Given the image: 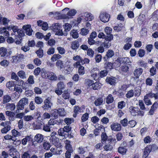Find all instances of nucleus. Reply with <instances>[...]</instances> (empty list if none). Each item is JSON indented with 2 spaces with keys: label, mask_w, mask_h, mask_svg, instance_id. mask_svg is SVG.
I'll use <instances>...</instances> for the list:
<instances>
[{
  "label": "nucleus",
  "mask_w": 158,
  "mask_h": 158,
  "mask_svg": "<svg viewBox=\"0 0 158 158\" xmlns=\"http://www.w3.org/2000/svg\"><path fill=\"white\" fill-rule=\"evenodd\" d=\"M129 111L131 114L134 116L137 115L143 116L144 114L143 111L140 110L137 107L131 106L129 108Z\"/></svg>",
  "instance_id": "obj_1"
},
{
  "label": "nucleus",
  "mask_w": 158,
  "mask_h": 158,
  "mask_svg": "<svg viewBox=\"0 0 158 158\" xmlns=\"http://www.w3.org/2000/svg\"><path fill=\"white\" fill-rule=\"evenodd\" d=\"M42 76L44 78H48L51 80L56 81L57 77L55 73L50 72H47L46 71L42 73Z\"/></svg>",
  "instance_id": "obj_2"
},
{
  "label": "nucleus",
  "mask_w": 158,
  "mask_h": 158,
  "mask_svg": "<svg viewBox=\"0 0 158 158\" xmlns=\"http://www.w3.org/2000/svg\"><path fill=\"white\" fill-rule=\"evenodd\" d=\"M60 27L59 24L56 23L53 24L52 26V29L54 32H55V34L59 35H66V33H63L62 30L60 29Z\"/></svg>",
  "instance_id": "obj_3"
},
{
  "label": "nucleus",
  "mask_w": 158,
  "mask_h": 158,
  "mask_svg": "<svg viewBox=\"0 0 158 158\" xmlns=\"http://www.w3.org/2000/svg\"><path fill=\"white\" fill-rule=\"evenodd\" d=\"M28 100L26 98H23L21 99L18 102L17 105V110L16 111V112L18 113L19 112V110H22L24 109V106L28 104Z\"/></svg>",
  "instance_id": "obj_4"
},
{
  "label": "nucleus",
  "mask_w": 158,
  "mask_h": 158,
  "mask_svg": "<svg viewBox=\"0 0 158 158\" xmlns=\"http://www.w3.org/2000/svg\"><path fill=\"white\" fill-rule=\"evenodd\" d=\"M77 12V11L74 9H72L69 10L67 14H60L59 12H56V14L58 15V16H62L63 18L65 19H69V16H74Z\"/></svg>",
  "instance_id": "obj_5"
},
{
  "label": "nucleus",
  "mask_w": 158,
  "mask_h": 158,
  "mask_svg": "<svg viewBox=\"0 0 158 158\" xmlns=\"http://www.w3.org/2000/svg\"><path fill=\"white\" fill-rule=\"evenodd\" d=\"M44 105L41 107L44 110L46 111L51 109L52 104L48 98L44 100Z\"/></svg>",
  "instance_id": "obj_6"
},
{
  "label": "nucleus",
  "mask_w": 158,
  "mask_h": 158,
  "mask_svg": "<svg viewBox=\"0 0 158 158\" xmlns=\"http://www.w3.org/2000/svg\"><path fill=\"white\" fill-rule=\"evenodd\" d=\"M56 134L55 132H53L51 135V137L50 138V140L53 144L56 146H58L59 143V139L55 136Z\"/></svg>",
  "instance_id": "obj_7"
},
{
  "label": "nucleus",
  "mask_w": 158,
  "mask_h": 158,
  "mask_svg": "<svg viewBox=\"0 0 158 158\" xmlns=\"http://www.w3.org/2000/svg\"><path fill=\"white\" fill-rule=\"evenodd\" d=\"M99 18L100 20L103 22L106 23L109 21L110 15L109 14L103 12L101 13Z\"/></svg>",
  "instance_id": "obj_8"
},
{
  "label": "nucleus",
  "mask_w": 158,
  "mask_h": 158,
  "mask_svg": "<svg viewBox=\"0 0 158 158\" xmlns=\"http://www.w3.org/2000/svg\"><path fill=\"white\" fill-rule=\"evenodd\" d=\"M81 17L84 19L85 21H90L92 20L94 18L93 16L90 13L85 12L81 13L80 15Z\"/></svg>",
  "instance_id": "obj_9"
},
{
  "label": "nucleus",
  "mask_w": 158,
  "mask_h": 158,
  "mask_svg": "<svg viewBox=\"0 0 158 158\" xmlns=\"http://www.w3.org/2000/svg\"><path fill=\"white\" fill-rule=\"evenodd\" d=\"M7 29L8 30H12L15 33L17 32L18 34H19L20 35L21 33H23V31L21 29H19L18 27L16 26L10 25L7 27Z\"/></svg>",
  "instance_id": "obj_10"
},
{
  "label": "nucleus",
  "mask_w": 158,
  "mask_h": 158,
  "mask_svg": "<svg viewBox=\"0 0 158 158\" xmlns=\"http://www.w3.org/2000/svg\"><path fill=\"white\" fill-rule=\"evenodd\" d=\"M110 127L112 130L115 131H118L121 129V125L117 123H113L110 125Z\"/></svg>",
  "instance_id": "obj_11"
},
{
  "label": "nucleus",
  "mask_w": 158,
  "mask_h": 158,
  "mask_svg": "<svg viewBox=\"0 0 158 158\" xmlns=\"http://www.w3.org/2000/svg\"><path fill=\"white\" fill-rule=\"evenodd\" d=\"M23 28L25 30L26 34L29 36L32 35L33 30L31 28V25L29 24L23 26Z\"/></svg>",
  "instance_id": "obj_12"
},
{
  "label": "nucleus",
  "mask_w": 158,
  "mask_h": 158,
  "mask_svg": "<svg viewBox=\"0 0 158 158\" xmlns=\"http://www.w3.org/2000/svg\"><path fill=\"white\" fill-rule=\"evenodd\" d=\"M44 136L40 134H37L34 138V142H36L38 143H41L43 141Z\"/></svg>",
  "instance_id": "obj_13"
},
{
  "label": "nucleus",
  "mask_w": 158,
  "mask_h": 158,
  "mask_svg": "<svg viewBox=\"0 0 158 158\" xmlns=\"http://www.w3.org/2000/svg\"><path fill=\"white\" fill-rule=\"evenodd\" d=\"M24 33H21L20 35L19 34H18V35H16L15 36V38L14 39L15 42L16 44H19L21 42V40L22 39V36H24Z\"/></svg>",
  "instance_id": "obj_14"
},
{
  "label": "nucleus",
  "mask_w": 158,
  "mask_h": 158,
  "mask_svg": "<svg viewBox=\"0 0 158 158\" xmlns=\"http://www.w3.org/2000/svg\"><path fill=\"white\" fill-rule=\"evenodd\" d=\"M114 54V52L111 50H109L106 52V56L103 58L104 61H107L109 58H111Z\"/></svg>",
  "instance_id": "obj_15"
},
{
  "label": "nucleus",
  "mask_w": 158,
  "mask_h": 158,
  "mask_svg": "<svg viewBox=\"0 0 158 158\" xmlns=\"http://www.w3.org/2000/svg\"><path fill=\"white\" fill-rule=\"evenodd\" d=\"M117 60V62L119 63L120 64H127L129 62V59L127 57L118 58Z\"/></svg>",
  "instance_id": "obj_16"
},
{
  "label": "nucleus",
  "mask_w": 158,
  "mask_h": 158,
  "mask_svg": "<svg viewBox=\"0 0 158 158\" xmlns=\"http://www.w3.org/2000/svg\"><path fill=\"white\" fill-rule=\"evenodd\" d=\"M151 146H148L146 147L144 149L142 157H148L149 154L152 151V147Z\"/></svg>",
  "instance_id": "obj_17"
},
{
  "label": "nucleus",
  "mask_w": 158,
  "mask_h": 158,
  "mask_svg": "<svg viewBox=\"0 0 158 158\" xmlns=\"http://www.w3.org/2000/svg\"><path fill=\"white\" fill-rule=\"evenodd\" d=\"M116 79L114 77H107L106 81V82L109 84L112 85H115L116 83Z\"/></svg>",
  "instance_id": "obj_18"
},
{
  "label": "nucleus",
  "mask_w": 158,
  "mask_h": 158,
  "mask_svg": "<svg viewBox=\"0 0 158 158\" xmlns=\"http://www.w3.org/2000/svg\"><path fill=\"white\" fill-rule=\"evenodd\" d=\"M81 39H78V40H75L72 42L71 44V48L72 49L75 50L77 49L79 46V42H81Z\"/></svg>",
  "instance_id": "obj_19"
},
{
  "label": "nucleus",
  "mask_w": 158,
  "mask_h": 158,
  "mask_svg": "<svg viewBox=\"0 0 158 158\" xmlns=\"http://www.w3.org/2000/svg\"><path fill=\"white\" fill-rule=\"evenodd\" d=\"M143 69L139 68L135 69L134 72V74L136 78H138L139 76L142 74Z\"/></svg>",
  "instance_id": "obj_20"
},
{
  "label": "nucleus",
  "mask_w": 158,
  "mask_h": 158,
  "mask_svg": "<svg viewBox=\"0 0 158 158\" xmlns=\"http://www.w3.org/2000/svg\"><path fill=\"white\" fill-rule=\"evenodd\" d=\"M11 100V96L9 95H6L3 96L2 103L3 104H6L9 102Z\"/></svg>",
  "instance_id": "obj_21"
},
{
  "label": "nucleus",
  "mask_w": 158,
  "mask_h": 158,
  "mask_svg": "<svg viewBox=\"0 0 158 158\" xmlns=\"http://www.w3.org/2000/svg\"><path fill=\"white\" fill-rule=\"evenodd\" d=\"M66 143L65 147L66 149L67 150L66 151H69L70 152H73V149L71 145L70 144V141L69 140H66Z\"/></svg>",
  "instance_id": "obj_22"
},
{
  "label": "nucleus",
  "mask_w": 158,
  "mask_h": 158,
  "mask_svg": "<svg viewBox=\"0 0 158 158\" xmlns=\"http://www.w3.org/2000/svg\"><path fill=\"white\" fill-rule=\"evenodd\" d=\"M7 50L4 47H1L0 48V55L1 56H6Z\"/></svg>",
  "instance_id": "obj_23"
},
{
  "label": "nucleus",
  "mask_w": 158,
  "mask_h": 158,
  "mask_svg": "<svg viewBox=\"0 0 158 158\" xmlns=\"http://www.w3.org/2000/svg\"><path fill=\"white\" fill-rule=\"evenodd\" d=\"M104 68L107 71H109L113 68L112 64L109 62H106L104 64Z\"/></svg>",
  "instance_id": "obj_24"
},
{
  "label": "nucleus",
  "mask_w": 158,
  "mask_h": 158,
  "mask_svg": "<svg viewBox=\"0 0 158 158\" xmlns=\"http://www.w3.org/2000/svg\"><path fill=\"white\" fill-rule=\"evenodd\" d=\"M101 86V84L98 82L94 83L92 85V87L94 90H98L100 89Z\"/></svg>",
  "instance_id": "obj_25"
},
{
  "label": "nucleus",
  "mask_w": 158,
  "mask_h": 158,
  "mask_svg": "<svg viewBox=\"0 0 158 158\" xmlns=\"http://www.w3.org/2000/svg\"><path fill=\"white\" fill-rule=\"evenodd\" d=\"M83 112L82 109L78 106H75L74 107L73 112L74 113L79 114V112Z\"/></svg>",
  "instance_id": "obj_26"
},
{
  "label": "nucleus",
  "mask_w": 158,
  "mask_h": 158,
  "mask_svg": "<svg viewBox=\"0 0 158 158\" xmlns=\"http://www.w3.org/2000/svg\"><path fill=\"white\" fill-rule=\"evenodd\" d=\"M58 133L59 135L62 136H64L65 137H67L68 135V134L65 133L63 128H60L59 129L58 131Z\"/></svg>",
  "instance_id": "obj_27"
},
{
  "label": "nucleus",
  "mask_w": 158,
  "mask_h": 158,
  "mask_svg": "<svg viewBox=\"0 0 158 158\" xmlns=\"http://www.w3.org/2000/svg\"><path fill=\"white\" fill-rule=\"evenodd\" d=\"M64 33H66V34L67 35V32L69 31L72 27V26L71 24L68 23H66L64 25Z\"/></svg>",
  "instance_id": "obj_28"
},
{
  "label": "nucleus",
  "mask_w": 158,
  "mask_h": 158,
  "mask_svg": "<svg viewBox=\"0 0 158 158\" xmlns=\"http://www.w3.org/2000/svg\"><path fill=\"white\" fill-rule=\"evenodd\" d=\"M61 56L59 54H55L51 58V60L52 61H55L61 57Z\"/></svg>",
  "instance_id": "obj_29"
},
{
  "label": "nucleus",
  "mask_w": 158,
  "mask_h": 158,
  "mask_svg": "<svg viewBox=\"0 0 158 158\" xmlns=\"http://www.w3.org/2000/svg\"><path fill=\"white\" fill-rule=\"evenodd\" d=\"M103 100L102 98H98L95 100L94 104L96 106H99L102 104Z\"/></svg>",
  "instance_id": "obj_30"
},
{
  "label": "nucleus",
  "mask_w": 158,
  "mask_h": 158,
  "mask_svg": "<svg viewBox=\"0 0 158 158\" xmlns=\"http://www.w3.org/2000/svg\"><path fill=\"white\" fill-rule=\"evenodd\" d=\"M10 128L11 126H10L7 125L1 130V132L2 133H6L10 130Z\"/></svg>",
  "instance_id": "obj_31"
},
{
  "label": "nucleus",
  "mask_w": 158,
  "mask_h": 158,
  "mask_svg": "<svg viewBox=\"0 0 158 158\" xmlns=\"http://www.w3.org/2000/svg\"><path fill=\"white\" fill-rule=\"evenodd\" d=\"M35 102L37 104H41L43 102L42 98L40 97H35L34 99Z\"/></svg>",
  "instance_id": "obj_32"
},
{
  "label": "nucleus",
  "mask_w": 158,
  "mask_h": 158,
  "mask_svg": "<svg viewBox=\"0 0 158 158\" xmlns=\"http://www.w3.org/2000/svg\"><path fill=\"white\" fill-rule=\"evenodd\" d=\"M43 146L44 149L46 150H49L51 146L50 143L47 142H44L43 144Z\"/></svg>",
  "instance_id": "obj_33"
},
{
  "label": "nucleus",
  "mask_w": 158,
  "mask_h": 158,
  "mask_svg": "<svg viewBox=\"0 0 158 158\" xmlns=\"http://www.w3.org/2000/svg\"><path fill=\"white\" fill-rule=\"evenodd\" d=\"M70 35L73 38H77L78 37V34L77 31L74 30H72L70 32Z\"/></svg>",
  "instance_id": "obj_34"
},
{
  "label": "nucleus",
  "mask_w": 158,
  "mask_h": 158,
  "mask_svg": "<svg viewBox=\"0 0 158 158\" xmlns=\"http://www.w3.org/2000/svg\"><path fill=\"white\" fill-rule=\"evenodd\" d=\"M7 109H8L11 111L14 110L15 108V106L13 103H7L6 104Z\"/></svg>",
  "instance_id": "obj_35"
},
{
  "label": "nucleus",
  "mask_w": 158,
  "mask_h": 158,
  "mask_svg": "<svg viewBox=\"0 0 158 158\" xmlns=\"http://www.w3.org/2000/svg\"><path fill=\"white\" fill-rule=\"evenodd\" d=\"M113 101V98L112 96V95L111 94H110L106 98V103L108 104H110L112 103Z\"/></svg>",
  "instance_id": "obj_36"
},
{
  "label": "nucleus",
  "mask_w": 158,
  "mask_h": 158,
  "mask_svg": "<svg viewBox=\"0 0 158 158\" xmlns=\"http://www.w3.org/2000/svg\"><path fill=\"white\" fill-rule=\"evenodd\" d=\"M51 114L55 118H56L58 117L59 114L57 109H54L52 111Z\"/></svg>",
  "instance_id": "obj_37"
},
{
  "label": "nucleus",
  "mask_w": 158,
  "mask_h": 158,
  "mask_svg": "<svg viewBox=\"0 0 158 158\" xmlns=\"http://www.w3.org/2000/svg\"><path fill=\"white\" fill-rule=\"evenodd\" d=\"M102 142L103 143L107 140H108L107 136L106 133L102 132L101 135Z\"/></svg>",
  "instance_id": "obj_38"
},
{
  "label": "nucleus",
  "mask_w": 158,
  "mask_h": 158,
  "mask_svg": "<svg viewBox=\"0 0 158 158\" xmlns=\"http://www.w3.org/2000/svg\"><path fill=\"white\" fill-rule=\"evenodd\" d=\"M17 74L18 76L21 78L24 79L26 78L25 73L24 71L23 70H21L19 71L18 73Z\"/></svg>",
  "instance_id": "obj_39"
},
{
  "label": "nucleus",
  "mask_w": 158,
  "mask_h": 158,
  "mask_svg": "<svg viewBox=\"0 0 158 158\" xmlns=\"http://www.w3.org/2000/svg\"><path fill=\"white\" fill-rule=\"evenodd\" d=\"M59 114L60 116H62L65 115L66 113L64 110V109L63 108H59L57 109Z\"/></svg>",
  "instance_id": "obj_40"
},
{
  "label": "nucleus",
  "mask_w": 158,
  "mask_h": 158,
  "mask_svg": "<svg viewBox=\"0 0 158 158\" xmlns=\"http://www.w3.org/2000/svg\"><path fill=\"white\" fill-rule=\"evenodd\" d=\"M56 65L58 68L60 69H61L64 67L63 62L60 60H57Z\"/></svg>",
  "instance_id": "obj_41"
},
{
  "label": "nucleus",
  "mask_w": 158,
  "mask_h": 158,
  "mask_svg": "<svg viewBox=\"0 0 158 158\" xmlns=\"http://www.w3.org/2000/svg\"><path fill=\"white\" fill-rule=\"evenodd\" d=\"M24 55L21 54H17L16 56H13V58L14 60H18L20 59H22L24 58Z\"/></svg>",
  "instance_id": "obj_42"
},
{
  "label": "nucleus",
  "mask_w": 158,
  "mask_h": 158,
  "mask_svg": "<svg viewBox=\"0 0 158 158\" xmlns=\"http://www.w3.org/2000/svg\"><path fill=\"white\" fill-rule=\"evenodd\" d=\"M118 151L119 153L123 155L126 153L127 152V149L124 147H119L118 148Z\"/></svg>",
  "instance_id": "obj_43"
},
{
  "label": "nucleus",
  "mask_w": 158,
  "mask_h": 158,
  "mask_svg": "<svg viewBox=\"0 0 158 158\" xmlns=\"http://www.w3.org/2000/svg\"><path fill=\"white\" fill-rule=\"evenodd\" d=\"M134 93L133 90H130L128 91L127 93L126 94V97L127 98H130L133 96Z\"/></svg>",
  "instance_id": "obj_44"
},
{
  "label": "nucleus",
  "mask_w": 158,
  "mask_h": 158,
  "mask_svg": "<svg viewBox=\"0 0 158 158\" xmlns=\"http://www.w3.org/2000/svg\"><path fill=\"white\" fill-rule=\"evenodd\" d=\"M30 138L29 136H27L23 139L21 141L22 144L24 145H26L27 142L30 140Z\"/></svg>",
  "instance_id": "obj_45"
},
{
  "label": "nucleus",
  "mask_w": 158,
  "mask_h": 158,
  "mask_svg": "<svg viewBox=\"0 0 158 158\" xmlns=\"http://www.w3.org/2000/svg\"><path fill=\"white\" fill-rule=\"evenodd\" d=\"M44 123L42 122H40L37 123L35 126V128L36 129H41L43 127Z\"/></svg>",
  "instance_id": "obj_46"
},
{
  "label": "nucleus",
  "mask_w": 158,
  "mask_h": 158,
  "mask_svg": "<svg viewBox=\"0 0 158 158\" xmlns=\"http://www.w3.org/2000/svg\"><path fill=\"white\" fill-rule=\"evenodd\" d=\"M78 68V73L80 75H82L85 73L84 68V67L80 66Z\"/></svg>",
  "instance_id": "obj_47"
},
{
  "label": "nucleus",
  "mask_w": 158,
  "mask_h": 158,
  "mask_svg": "<svg viewBox=\"0 0 158 158\" xmlns=\"http://www.w3.org/2000/svg\"><path fill=\"white\" fill-rule=\"evenodd\" d=\"M112 31V29L111 28L107 27L105 29V32L106 35H112L111 33Z\"/></svg>",
  "instance_id": "obj_48"
},
{
  "label": "nucleus",
  "mask_w": 158,
  "mask_h": 158,
  "mask_svg": "<svg viewBox=\"0 0 158 158\" xmlns=\"http://www.w3.org/2000/svg\"><path fill=\"white\" fill-rule=\"evenodd\" d=\"M89 30L88 29L83 28L81 30V33L82 35H85L89 33Z\"/></svg>",
  "instance_id": "obj_49"
},
{
  "label": "nucleus",
  "mask_w": 158,
  "mask_h": 158,
  "mask_svg": "<svg viewBox=\"0 0 158 158\" xmlns=\"http://www.w3.org/2000/svg\"><path fill=\"white\" fill-rule=\"evenodd\" d=\"M63 129L65 133L67 134H69V132L71 130V127L69 125H67L64 126Z\"/></svg>",
  "instance_id": "obj_50"
},
{
  "label": "nucleus",
  "mask_w": 158,
  "mask_h": 158,
  "mask_svg": "<svg viewBox=\"0 0 158 158\" xmlns=\"http://www.w3.org/2000/svg\"><path fill=\"white\" fill-rule=\"evenodd\" d=\"M89 118V114L86 113L83 115L81 118V120L82 122H85Z\"/></svg>",
  "instance_id": "obj_51"
},
{
  "label": "nucleus",
  "mask_w": 158,
  "mask_h": 158,
  "mask_svg": "<svg viewBox=\"0 0 158 158\" xmlns=\"http://www.w3.org/2000/svg\"><path fill=\"white\" fill-rule=\"evenodd\" d=\"M125 102L122 101L118 102V108L122 109L125 106Z\"/></svg>",
  "instance_id": "obj_52"
},
{
  "label": "nucleus",
  "mask_w": 158,
  "mask_h": 158,
  "mask_svg": "<svg viewBox=\"0 0 158 158\" xmlns=\"http://www.w3.org/2000/svg\"><path fill=\"white\" fill-rule=\"evenodd\" d=\"M50 126L48 123L44 125L43 127V130L46 132H50L51 131Z\"/></svg>",
  "instance_id": "obj_53"
},
{
  "label": "nucleus",
  "mask_w": 158,
  "mask_h": 158,
  "mask_svg": "<svg viewBox=\"0 0 158 158\" xmlns=\"http://www.w3.org/2000/svg\"><path fill=\"white\" fill-rule=\"evenodd\" d=\"M23 119L26 121H29L34 119V117L31 115H27L24 117Z\"/></svg>",
  "instance_id": "obj_54"
},
{
  "label": "nucleus",
  "mask_w": 158,
  "mask_h": 158,
  "mask_svg": "<svg viewBox=\"0 0 158 158\" xmlns=\"http://www.w3.org/2000/svg\"><path fill=\"white\" fill-rule=\"evenodd\" d=\"M57 123H59L60 122L57 120H54L53 119H50L48 121V123L49 125L51 126L57 124Z\"/></svg>",
  "instance_id": "obj_55"
},
{
  "label": "nucleus",
  "mask_w": 158,
  "mask_h": 158,
  "mask_svg": "<svg viewBox=\"0 0 158 158\" xmlns=\"http://www.w3.org/2000/svg\"><path fill=\"white\" fill-rule=\"evenodd\" d=\"M102 56L100 54H97L95 57L96 62L97 63L100 62L102 60Z\"/></svg>",
  "instance_id": "obj_56"
},
{
  "label": "nucleus",
  "mask_w": 158,
  "mask_h": 158,
  "mask_svg": "<svg viewBox=\"0 0 158 158\" xmlns=\"http://www.w3.org/2000/svg\"><path fill=\"white\" fill-rule=\"evenodd\" d=\"M36 53L38 56L40 58H41L43 57V50L41 48H39V49L36 51Z\"/></svg>",
  "instance_id": "obj_57"
},
{
  "label": "nucleus",
  "mask_w": 158,
  "mask_h": 158,
  "mask_svg": "<svg viewBox=\"0 0 158 158\" xmlns=\"http://www.w3.org/2000/svg\"><path fill=\"white\" fill-rule=\"evenodd\" d=\"M31 156L28 152H24L22 155V158H31Z\"/></svg>",
  "instance_id": "obj_58"
},
{
  "label": "nucleus",
  "mask_w": 158,
  "mask_h": 158,
  "mask_svg": "<svg viewBox=\"0 0 158 158\" xmlns=\"http://www.w3.org/2000/svg\"><path fill=\"white\" fill-rule=\"evenodd\" d=\"M152 80L150 78H148L146 80V84L147 85H152Z\"/></svg>",
  "instance_id": "obj_59"
},
{
  "label": "nucleus",
  "mask_w": 158,
  "mask_h": 158,
  "mask_svg": "<svg viewBox=\"0 0 158 158\" xmlns=\"http://www.w3.org/2000/svg\"><path fill=\"white\" fill-rule=\"evenodd\" d=\"M6 115L10 117H14L15 114L13 112L10 111H6L5 112Z\"/></svg>",
  "instance_id": "obj_60"
},
{
  "label": "nucleus",
  "mask_w": 158,
  "mask_h": 158,
  "mask_svg": "<svg viewBox=\"0 0 158 158\" xmlns=\"http://www.w3.org/2000/svg\"><path fill=\"white\" fill-rule=\"evenodd\" d=\"M25 94L27 97H30L33 94V92L31 90H26L25 92Z\"/></svg>",
  "instance_id": "obj_61"
},
{
  "label": "nucleus",
  "mask_w": 158,
  "mask_h": 158,
  "mask_svg": "<svg viewBox=\"0 0 158 158\" xmlns=\"http://www.w3.org/2000/svg\"><path fill=\"white\" fill-rule=\"evenodd\" d=\"M144 102L145 103L148 105L152 104V103L151 102L149 99L146 96H144Z\"/></svg>",
  "instance_id": "obj_62"
},
{
  "label": "nucleus",
  "mask_w": 158,
  "mask_h": 158,
  "mask_svg": "<svg viewBox=\"0 0 158 158\" xmlns=\"http://www.w3.org/2000/svg\"><path fill=\"white\" fill-rule=\"evenodd\" d=\"M57 49L58 51V52L61 54H63L65 52V50L62 47H58L57 48Z\"/></svg>",
  "instance_id": "obj_63"
},
{
  "label": "nucleus",
  "mask_w": 158,
  "mask_h": 158,
  "mask_svg": "<svg viewBox=\"0 0 158 158\" xmlns=\"http://www.w3.org/2000/svg\"><path fill=\"white\" fill-rule=\"evenodd\" d=\"M145 53V52L144 50L143 49H140L138 52V54L139 57H142L144 56Z\"/></svg>",
  "instance_id": "obj_64"
}]
</instances>
